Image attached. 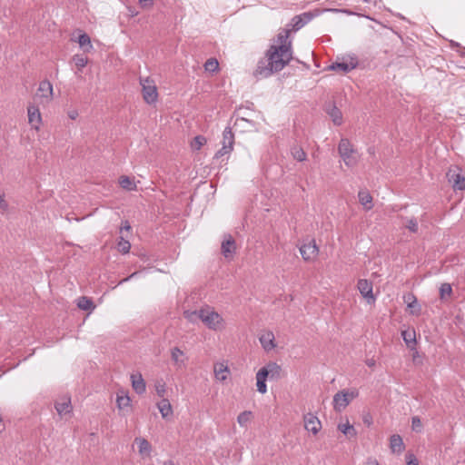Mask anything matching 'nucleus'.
<instances>
[{
    "label": "nucleus",
    "mask_w": 465,
    "mask_h": 465,
    "mask_svg": "<svg viewBox=\"0 0 465 465\" xmlns=\"http://www.w3.org/2000/svg\"><path fill=\"white\" fill-rule=\"evenodd\" d=\"M292 59V50H289L285 45H272L266 51L264 58L258 62L253 74L258 79L268 78L274 73L282 71Z\"/></svg>",
    "instance_id": "nucleus-1"
},
{
    "label": "nucleus",
    "mask_w": 465,
    "mask_h": 465,
    "mask_svg": "<svg viewBox=\"0 0 465 465\" xmlns=\"http://www.w3.org/2000/svg\"><path fill=\"white\" fill-rule=\"evenodd\" d=\"M365 363H366V365H367L368 367L372 368V367H374V366H375V364H376V361H375L373 358H371V359H367V360L365 361Z\"/></svg>",
    "instance_id": "nucleus-52"
},
{
    "label": "nucleus",
    "mask_w": 465,
    "mask_h": 465,
    "mask_svg": "<svg viewBox=\"0 0 465 465\" xmlns=\"http://www.w3.org/2000/svg\"><path fill=\"white\" fill-rule=\"evenodd\" d=\"M446 175L454 190H465V176L461 174L458 166L450 167Z\"/></svg>",
    "instance_id": "nucleus-7"
},
{
    "label": "nucleus",
    "mask_w": 465,
    "mask_h": 465,
    "mask_svg": "<svg viewBox=\"0 0 465 465\" xmlns=\"http://www.w3.org/2000/svg\"><path fill=\"white\" fill-rule=\"evenodd\" d=\"M364 465H379L376 460H368Z\"/></svg>",
    "instance_id": "nucleus-54"
},
{
    "label": "nucleus",
    "mask_w": 465,
    "mask_h": 465,
    "mask_svg": "<svg viewBox=\"0 0 465 465\" xmlns=\"http://www.w3.org/2000/svg\"><path fill=\"white\" fill-rule=\"evenodd\" d=\"M291 153H292V157L299 161V162H303L306 160V153L304 152V150L300 147V146H293L292 149H291Z\"/></svg>",
    "instance_id": "nucleus-35"
},
{
    "label": "nucleus",
    "mask_w": 465,
    "mask_h": 465,
    "mask_svg": "<svg viewBox=\"0 0 465 465\" xmlns=\"http://www.w3.org/2000/svg\"><path fill=\"white\" fill-rule=\"evenodd\" d=\"M78 44L84 52H89L93 49L90 36L85 33L79 35Z\"/></svg>",
    "instance_id": "nucleus-28"
},
{
    "label": "nucleus",
    "mask_w": 465,
    "mask_h": 465,
    "mask_svg": "<svg viewBox=\"0 0 465 465\" xmlns=\"http://www.w3.org/2000/svg\"><path fill=\"white\" fill-rule=\"evenodd\" d=\"M171 358L178 368L184 366L185 361L183 358V351H181L178 347H173L171 350Z\"/></svg>",
    "instance_id": "nucleus-22"
},
{
    "label": "nucleus",
    "mask_w": 465,
    "mask_h": 465,
    "mask_svg": "<svg viewBox=\"0 0 465 465\" xmlns=\"http://www.w3.org/2000/svg\"><path fill=\"white\" fill-rule=\"evenodd\" d=\"M184 317H185L189 322H194L197 319H199V320H200V313H199V310H198V311H193V312L186 311V312H184Z\"/></svg>",
    "instance_id": "nucleus-42"
},
{
    "label": "nucleus",
    "mask_w": 465,
    "mask_h": 465,
    "mask_svg": "<svg viewBox=\"0 0 465 465\" xmlns=\"http://www.w3.org/2000/svg\"><path fill=\"white\" fill-rule=\"evenodd\" d=\"M130 402H131V399L127 394H124V392H122L121 394L120 393L117 394L116 403H117V407L119 409L122 410V409H124V408L130 406Z\"/></svg>",
    "instance_id": "nucleus-34"
},
{
    "label": "nucleus",
    "mask_w": 465,
    "mask_h": 465,
    "mask_svg": "<svg viewBox=\"0 0 465 465\" xmlns=\"http://www.w3.org/2000/svg\"><path fill=\"white\" fill-rule=\"evenodd\" d=\"M8 203L5 200V193L0 191V210L5 212L8 210Z\"/></svg>",
    "instance_id": "nucleus-45"
},
{
    "label": "nucleus",
    "mask_w": 465,
    "mask_h": 465,
    "mask_svg": "<svg viewBox=\"0 0 465 465\" xmlns=\"http://www.w3.org/2000/svg\"><path fill=\"white\" fill-rule=\"evenodd\" d=\"M119 183L123 189L127 191H134L136 189L135 183L128 176H121L119 179Z\"/></svg>",
    "instance_id": "nucleus-32"
},
{
    "label": "nucleus",
    "mask_w": 465,
    "mask_h": 465,
    "mask_svg": "<svg viewBox=\"0 0 465 465\" xmlns=\"http://www.w3.org/2000/svg\"><path fill=\"white\" fill-rule=\"evenodd\" d=\"M252 411H244L241 412L237 417V421L240 426L246 427L248 423L251 421Z\"/></svg>",
    "instance_id": "nucleus-36"
},
{
    "label": "nucleus",
    "mask_w": 465,
    "mask_h": 465,
    "mask_svg": "<svg viewBox=\"0 0 465 465\" xmlns=\"http://www.w3.org/2000/svg\"><path fill=\"white\" fill-rule=\"evenodd\" d=\"M235 241L231 234L224 235L222 242V253L225 258L231 257L235 252Z\"/></svg>",
    "instance_id": "nucleus-12"
},
{
    "label": "nucleus",
    "mask_w": 465,
    "mask_h": 465,
    "mask_svg": "<svg viewBox=\"0 0 465 465\" xmlns=\"http://www.w3.org/2000/svg\"><path fill=\"white\" fill-rule=\"evenodd\" d=\"M29 124L35 129L39 128L42 118L39 109L35 105H29L27 108Z\"/></svg>",
    "instance_id": "nucleus-16"
},
{
    "label": "nucleus",
    "mask_w": 465,
    "mask_h": 465,
    "mask_svg": "<svg viewBox=\"0 0 465 465\" xmlns=\"http://www.w3.org/2000/svg\"><path fill=\"white\" fill-rule=\"evenodd\" d=\"M411 425H412V429L413 430H420V428H421L420 419L419 417H417V416L412 417Z\"/></svg>",
    "instance_id": "nucleus-46"
},
{
    "label": "nucleus",
    "mask_w": 465,
    "mask_h": 465,
    "mask_svg": "<svg viewBox=\"0 0 465 465\" xmlns=\"http://www.w3.org/2000/svg\"><path fill=\"white\" fill-rule=\"evenodd\" d=\"M213 372L216 380L224 381L230 371L225 362H217L214 364Z\"/></svg>",
    "instance_id": "nucleus-17"
},
{
    "label": "nucleus",
    "mask_w": 465,
    "mask_h": 465,
    "mask_svg": "<svg viewBox=\"0 0 465 465\" xmlns=\"http://www.w3.org/2000/svg\"><path fill=\"white\" fill-rule=\"evenodd\" d=\"M163 465H174L172 460L165 461Z\"/></svg>",
    "instance_id": "nucleus-55"
},
{
    "label": "nucleus",
    "mask_w": 465,
    "mask_h": 465,
    "mask_svg": "<svg viewBox=\"0 0 465 465\" xmlns=\"http://www.w3.org/2000/svg\"><path fill=\"white\" fill-rule=\"evenodd\" d=\"M452 292V289L450 283H442L440 287V299H444L446 295L450 296Z\"/></svg>",
    "instance_id": "nucleus-41"
},
{
    "label": "nucleus",
    "mask_w": 465,
    "mask_h": 465,
    "mask_svg": "<svg viewBox=\"0 0 465 465\" xmlns=\"http://www.w3.org/2000/svg\"><path fill=\"white\" fill-rule=\"evenodd\" d=\"M282 367L273 361H270L265 366L261 368L256 373V386L257 391L264 394L267 392L266 381L274 380L277 381L282 377Z\"/></svg>",
    "instance_id": "nucleus-2"
},
{
    "label": "nucleus",
    "mask_w": 465,
    "mask_h": 465,
    "mask_svg": "<svg viewBox=\"0 0 465 465\" xmlns=\"http://www.w3.org/2000/svg\"><path fill=\"white\" fill-rule=\"evenodd\" d=\"M324 111L331 117L335 125L342 124L341 111L335 105L333 102H328L324 105Z\"/></svg>",
    "instance_id": "nucleus-10"
},
{
    "label": "nucleus",
    "mask_w": 465,
    "mask_h": 465,
    "mask_svg": "<svg viewBox=\"0 0 465 465\" xmlns=\"http://www.w3.org/2000/svg\"><path fill=\"white\" fill-rule=\"evenodd\" d=\"M259 341L261 342L262 347L266 351H272L276 346L274 342V334L271 331H265L264 333L261 334V336L259 337Z\"/></svg>",
    "instance_id": "nucleus-14"
},
{
    "label": "nucleus",
    "mask_w": 465,
    "mask_h": 465,
    "mask_svg": "<svg viewBox=\"0 0 465 465\" xmlns=\"http://www.w3.org/2000/svg\"><path fill=\"white\" fill-rule=\"evenodd\" d=\"M131 230V225L128 221H124L122 223V226L120 228V233L123 234V232H129Z\"/></svg>",
    "instance_id": "nucleus-49"
},
{
    "label": "nucleus",
    "mask_w": 465,
    "mask_h": 465,
    "mask_svg": "<svg viewBox=\"0 0 465 465\" xmlns=\"http://www.w3.org/2000/svg\"><path fill=\"white\" fill-rule=\"evenodd\" d=\"M73 62L74 63L75 66L81 70L83 69L88 63V59L86 56L83 54H74L73 56Z\"/></svg>",
    "instance_id": "nucleus-38"
},
{
    "label": "nucleus",
    "mask_w": 465,
    "mask_h": 465,
    "mask_svg": "<svg viewBox=\"0 0 465 465\" xmlns=\"http://www.w3.org/2000/svg\"><path fill=\"white\" fill-rule=\"evenodd\" d=\"M358 290L363 298L367 299L368 302L375 301L372 293V283L366 279H361L357 284Z\"/></svg>",
    "instance_id": "nucleus-11"
},
{
    "label": "nucleus",
    "mask_w": 465,
    "mask_h": 465,
    "mask_svg": "<svg viewBox=\"0 0 465 465\" xmlns=\"http://www.w3.org/2000/svg\"><path fill=\"white\" fill-rule=\"evenodd\" d=\"M157 407H158V410L163 419H165L173 414L172 405H171L169 400H167V399H164V398L162 399V401H160L157 403Z\"/></svg>",
    "instance_id": "nucleus-20"
},
{
    "label": "nucleus",
    "mask_w": 465,
    "mask_h": 465,
    "mask_svg": "<svg viewBox=\"0 0 465 465\" xmlns=\"http://www.w3.org/2000/svg\"><path fill=\"white\" fill-rule=\"evenodd\" d=\"M232 147L223 145L220 150H218L214 155L215 158H221L226 154H229L232 152Z\"/></svg>",
    "instance_id": "nucleus-43"
},
{
    "label": "nucleus",
    "mask_w": 465,
    "mask_h": 465,
    "mask_svg": "<svg viewBox=\"0 0 465 465\" xmlns=\"http://www.w3.org/2000/svg\"><path fill=\"white\" fill-rule=\"evenodd\" d=\"M77 306L84 311H88L94 308L93 301L86 296H82L78 299Z\"/></svg>",
    "instance_id": "nucleus-33"
},
{
    "label": "nucleus",
    "mask_w": 465,
    "mask_h": 465,
    "mask_svg": "<svg viewBox=\"0 0 465 465\" xmlns=\"http://www.w3.org/2000/svg\"><path fill=\"white\" fill-rule=\"evenodd\" d=\"M38 92L41 94L42 97L51 98L53 96V85L47 81L44 80L39 84Z\"/></svg>",
    "instance_id": "nucleus-23"
},
{
    "label": "nucleus",
    "mask_w": 465,
    "mask_h": 465,
    "mask_svg": "<svg viewBox=\"0 0 465 465\" xmlns=\"http://www.w3.org/2000/svg\"><path fill=\"white\" fill-rule=\"evenodd\" d=\"M222 143L223 145L232 147V150H233L234 134L232 132V128L229 126L225 127V129L223 130Z\"/></svg>",
    "instance_id": "nucleus-26"
},
{
    "label": "nucleus",
    "mask_w": 465,
    "mask_h": 465,
    "mask_svg": "<svg viewBox=\"0 0 465 465\" xmlns=\"http://www.w3.org/2000/svg\"><path fill=\"white\" fill-rule=\"evenodd\" d=\"M408 459L409 460L407 465H419L417 459L412 454H410Z\"/></svg>",
    "instance_id": "nucleus-50"
},
{
    "label": "nucleus",
    "mask_w": 465,
    "mask_h": 465,
    "mask_svg": "<svg viewBox=\"0 0 465 465\" xmlns=\"http://www.w3.org/2000/svg\"><path fill=\"white\" fill-rule=\"evenodd\" d=\"M304 429L316 435L322 429V422L318 417L311 412L303 416Z\"/></svg>",
    "instance_id": "nucleus-8"
},
{
    "label": "nucleus",
    "mask_w": 465,
    "mask_h": 465,
    "mask_svg": "<svg viewBox=\"0 0 465 465\" xmlns=\"http://www.w3.org/2000/svg\"><path fill=\"white\" fill-rule=\"evenodd\" d=\"M319 249L314 240L310 241L308 243H303L300 247V252L302 259L306 262L312 261L318 254Z\"/></svg>",
    "instance_id": "nucleus-9"
},
{
    "label": "nucleus",
    "mask_w": 465,
    "mask_h": 465,
    "mask_svg": "<svg viewBox=\"0 0 465 465\" xmlns=\"http://www.w3.org/2000/svg\"><path fill=\"white\" fill-rule=\"evenodd\" d=\"M358 396L357 391H351L350 393L341 391L337 392L333 397V408L336 411H341L344 410L350 403V401Z\"/></svg>",
    "instance_id": "nucleus-6"
},
{
    "label": "nucleus",
    "mask_w": 465,
    "mask_h": 465,
    "mask_svg": "<svg viewBox=\"0 0 465 465\" xmlns=\"http://www.w3.org/2000/svg\"><path fill=\"white\" fill-rule=\"evenodd\" d=\"M67 115L70 119L72 120H75L78 116V112L77 110H70L68 113H67Z\"/></svg>",
    "instance_id": "nucleus-51"
},
{
    "label": "nucleus",
    "mask_w": 465,
    "mask_h": 465,
    "mask_svg": "<svg viewBox=\"0 0 465 465\" xmlns=\"http://www.w3.org/2000/svg\"><path fill=\"white\" fill-rule=\"evenodd\" d=\"M132 386L137 394H143L146 391V384L141 373H133L131 375Z\"/></svg>",
    "instance_id": "nucleus-15"
},
{
    "label": "nucleus",
    "mask_w": 465,
    "mask_h": 465,
    "mask_svg": "<svg viewBox=\"0 0 465 465\" xmlns=\"http://www.w3.org/2000/svg\"><path fill=\"white\" fill-rule=\"evenodd\" d=\"M338 152L347 166L351 167L357 163V152L347 138L341 139L338 145Z\"/></svg>",
    "instance_id": "nucleus-4"
},
{
    "label": "nucleus",
    "mask_w": 465,
    "mask_h": 465,
    "mask_svg": "<svg viewBox=\"0 0 465 465\" xmlns=\"http://www.w3.org/2000/svg\"><path fill=\"white\" fill-rule=\"evenodd\" d=\"M312 18L310 13H302V15H295L291 21L292 30L298 31L308 24Z\"/></svg>",
    "instance_id": "nucleus-13"
},
{
    "label": "nucleus",
    "mask_w": 465,
    "mask_h": 465,
    "mask_svg": "<svg viewBox=\"0 0 465 465\" xmlns=\"http://www.w3.org/2000/svg\"><path fill=\"white\" fill-rule=\"evenodd\" d=\"M135 442L138 444L140 454H150L152 446L147 440L143 438H136Z\"/></svg>",
    "instance_id": "nucleus-27"
},
{
    "label": "nucleus",
    "mask_w": 465,
    "mask_h": 465,
    "mask_svg": "<svg viewBox=\"0 0 465 465\" xmlns=\"http://www.w3.org/2000/svg\"><path fill=\"white\" fill-rule=\"evenodd\" d=\"M204 69L207 72L214 73L219 69V63L215 58H209L204 64Z\"/></svg>",
    "instance_id": "nucleus-39"
},
{
    "label": "nucleus",
    "mask_w": 465,
    "mask_h": 465,
    "mask_svg": "<svg viewBox=\"0 0 465 465\" xmlns=\"http://www.w3.org/2000/svg\"><path fill=\"white\" fill-rule=\"evenodd\" d=\"M405 302H408V306L410 308H412L414 306V303H416L417 300L414 295L409 294L408 298L407 299L405 298Z\"/></svg>",
    "instance_id": "nucleus-48"
},
{
    "label": "nucleus",
    "mask_w": 465,
    "mask_h": 465,
    "mask_svg": "<svg viewBox=\"0 0 465 465\" xmlns=\"http://www.w3.org/2000/svg\"><path fill=\"white\" fill-rule=\"evenodd\" d=\"M401 336L406 345L412 350L416 345L415 332L403 331Z\"/></svg>",
    "instance_id": "nucleus-29"
},
{
    "label": "nucleus",
    "mask_w": 465,
    "mask_h": 465,
    "mask_svg": "<svg viewBox=\"0 0 465 465\" xmlns=\"http://www.w3.org/2000/svg\"><path fill=\"white\" fill-rule=\"evenodd\" d=\"M360 203L363 206L366 211L372 208V196L368 191H360L358 193Z\"/></svg>",
    "instance_id": "nucleus-19"
},
{
    "label": "nucleus",
    "mask_w": 465,
    "mask_h": 465,
    "mask_svg": "<svg viewBox=\"0 0 465 465\" xmlns=\"http://www.w3.org/2000/svg\"><path fill=\"white\" fill-rule=\"evenodd\" d=\"M155 391L159 397H163L166 392V387L165 383L163 382H157L155 384Z\"/></svg>",
    "instance_id": "nucleus-44"
},
{
    "label": "nucleus",
    "mask_w": 465,
    "mask_h": 465,
    "mask_svg": "<svg viewBox=\"0 0 465 465\" xmlns=\"http://www.w3.org/2000/svg\"><path fill=\"white\" fill-rule=\"evenodd\" d=\"M339 430H341L345 436L348 438H353L356 436L357 432L356 430L352 425H351L349 422L345 424H339L338 425Z\"/></svg>",
    "instance_id": "nucleus-31"
},
{
    "label": "nucleus",
    "mask_w": 465,
    "mask_h": 465,
    "mask_svg": "<svg viewBox=\"0 0 465 465\" xmlns=\"http://www.w3.org/2000/svg\"><path fill=\"white\" fill-rule=\"evenodd\" d=\"M140 84L142 85L143 98L145 103L152 104H154L158 99L157 87L154 82L147 78H141Z\"/></svg>",
    "instance_id": "nucleus-5"
},
{
    "label": "nucleus",
    "mask_w": 465,
    "mask_h": 465,
    "mask_svg": "<svg viewBox=\"0 0 465 465\" xmlns=\"http://www.w3.org/2000/svg\"><path fill=\"white\" fill-rule=\"evenodd\" d=\"M143 8H149L153 5V0H138Z\"/></svg>",
    "instance_id": "nucleus-47"
},
{
    "label": "nucleus",
    "mask_w": 465,
    "mask_h": 465,
    "mask_svg": "<svg viewBox=\"0 0 465 465\" xmlns=\"http://www.w3.org/2000/svg\"><path fill=\"white\" fill-rule=\"evenodd\" d=\"M355 67H356V64H353V63L349 64V63H345V62H336V63H332L329 66V70L348 73V72L351 71L352 69H354Z\"/></svg>",
    "instance_id": "nucleus-21"
},
{
    "label": "nucleus",
    "mask_w": 465,
    "mask_h": 465,
    "mask_svg": "<svg viewBox=\"0 0 465 465\" xmlns=\"http://www.w3.org/2000/svg\"><path fill=\"white\" fill-rule=\"evenodd\" d=\"M54 408L59 415L69 413L72 410L71 399L69 397L63 398L61 401L55 402Z\"/></svg>",
    "instance_id": "nucleus-18"
},
{
    "label": "nucleus",
    "mask_w": 465,
    "mask_h": 465,
    "mask_svg": "<svg viewBox=\"0 0 465 465\" xmlns=\"http://www.w3.org/2000/svg\"><path fill=\"white\" fill-rule=\"evenodd\" d=\"M137 275V272H134L132 273L130 276L123 279L121 282H120V284L123 283V282H128L130 279L135 277Z\"/></svg>",
    "instance_id": "nucleus-53"
},
{
    "label": "nucleus",
    "mask_w": 465,
    "mask_h": 465,
    "mask_svg": "<svg viewBox=\"0 0 465 465\" xmlns=\"http://www.w3.org/2000/svg\"><path fill=\"white\" fill-rule=\"evenodd\" d=\"M200 320L213 331H220L224 327L223 317L212 307L205 306L199 310Z\"/></svg>",
    "instance_id": "nucleus-3"
},
{
    "label": "nucleus",
    "mask_w": 465,
    "mask_h": 465,
    "mask_svg": "<svg viewBox=\"0 0 465 465\" xmlns=\"http://www.w3.org/2000/svg\"><path fill=\"white\" fill-rule=\"evenodd\" d=\"M131 249V243L130 242L124 238V235H121L117 242V250L123 253L126 254L130 252Z\"/></svg>",
    "instance_id": "nucleus-30"
},
{
    "label": "nucleus",
    "mask_w": 465,
    "mask_h": 465,
    "mask_svg": "<svg viewBox=\"0 0 465 465\" xmlns=\"http://www.w3.org/2000/svg\"><path fill=\"white\" fill-rule=\"evenodd\" d=\"M204 143H206V138L202 135H197L191 143V146L193 150L199 151Z\"/></svg>",
    "instance_id": "nucleus-40"
},
{
    "label": "nucleus",
    "mask_w": 465,
    "mask_h": 465,
    "mask_svg": "<svg viewBox=\"0 0 465 465\" xmlns=\"http://www.w3.org/2000/svg\"><path fill=\"white\" fill-rule=\"evenodd\" d=\"M402 220L405 221L404 226L411 232L416 233L418 232L419 225H418V222H417L416 218H414V217H412V218H402Z\"/></svg>",
    "instance_id": "nucleus-37"
},
{
    "label": "nucleus",
    "mask_w": 465,
    "mask_h": 465,
    "mask_svg": "<svg viewBox=\"0 0 465 465\" xmlns=\"http://www.w3.org/2000/svg\"><path fill=\"white\" fill-rule=\"evenodd\" d=\"M289 34H290L289 29H286V30L281 32L277 35V45H273L274 46L285 45L288 47L289 50H292V42L289 40Z\"/></svg>",
    "instance_id": "nucleus-24"
},
{
    "label": "nucleus",
    "mask_w": 465,
    "mask_h": 465,
    "mask_svg": "<svg viewBox=\"0 0 465 465\" xmlns=\"http://www.w3.org/2000/svg\"><path fill=\"white\" fill-rule=\"evenodd\" d=\"M390 441L393 452H401L404 450V444L400 435H392Z\"/></svg>",
    "instance_id": "nucleus-25"
}]
</instances>
